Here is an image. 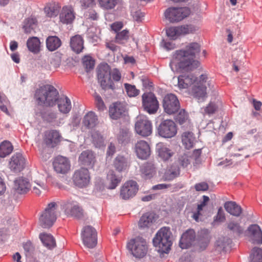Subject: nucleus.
Masks as SVG:
<instances>
[{
    "instance_id": "338daca9",
    "label": "nucleus",
    "mask_w": 262,
    "mask_h": 262,
    "mask_svg": "<svg viewBox=\"0 0 262 262\" xmlns=\"http://www.w3.org/2000/svg\"><path fill=\"white\" fill-rule=\"evenodd\" d=\"M23 247L25 252H26V254L27 256L30 255L34 250V247L32 243L30 241L25 243L23 245Z\"/></svg>"
},
{
    "instance_id": "ddd939ff",
    "label": "nucleus",
    "mask_w": 262,
    "mask_h": 262,
    "mask_svg": "<svg viewBox=\"0 0 262 262\" xmlns=\"http://www.w3.org/2000/svg\"><path fill=\"white\" fill-rule=\"evenodd\" d=\"M158 131L161 137L170 138L177 134V127L172 120L167 119L162 121L158 128Z\"/></svg>"
},
{
    "instance_id": "79ce46f5",
    "label": "nucleus",
    "mask_w": 262,
    "mask_h": 262,
    "mask_svg": "<svg viewBox=\"0 0 262 262\" xmlns=\"http://www.w3.org/2000/svg\"><path fill=\"white\" fill-rule=\"evenodd\" d=\"M180 174L179 167L177 165H172L166 170L164 174V179L166 181H171Z\"/></svg>"
},
{
    "instance_id": "cd10ccee",
    "label": "nucleus",
    "mask_w": 262,
    "mask_h": 262,
    "mask_svg": "<svg viewBox=\"0 0 262 262\" xmlns=\"http://www.w3.org/2000/svg\"><path fill=\"white\" fill-rule=\"evenodd\" d=\"M250 236L255 243L262 244V231L259 226L256 224L250 225L248 227Z\"/></svg>"
},
{
    "instance_id": "e2e57ef3",
    "label": "nucleus",
    "mask_w": 262,
    "mask_h": 262,
    "mask_svg": "<svg viewBox=\"0 0 262 262\" xmlns=\"http://www.w3.org/2000/svg\"><path fill=\"white\" fill-rule=\"evenodd\" d=\"M217 109L216 105L214 103L210 102L204 108L205 113L208 115L214 114Z\"/></svg>"
},
{
    "instance_id": "4468645a",
    "label": "nucleus",
    "mask_w": 262,
    "mask_h": 262,
    "mask_svg": "<svg viewBox=\"0 0 262 262\" xmlns=\"http://www.w3.org/2000/svg\"><path fill=\"white\" fill-rule=\"evenodd\" d=\"M142 105L145 111L149 114H155L159 108V103L152 93H145L142 96Z\"/></svg>"
},
{
    "instance_id": "7ed1b4c3",
    "label": "nucleus",
    "mask_w": 262,
    "mask_h": 262,
    "mask_svg": "<svg viewBox=\"0 0 262 262\" xmlns=\"http://www.w3.org/2000/svg\"><path fill=\"white\" fill-rule=\"evenodd\" d=\"M172 240V235L170 228L163 227L157 232L152 242L159 252L167 253L171 249Z\"/></svg>"
},
{
    "instance_id": "49530a36",
    "label": "nucleus",
    "mask_w": 262,
    "mask_h": 262,
    "mask_svg": "<svg viewBox=\"0 0 262 262\" xmlns=\"http://www.w3.org/2000/svg\"><path fill=\"white\" fill-rule=\"evenodd\" d=\"M178 27L179 36L193 33L198 29L196 26L192 25H184Z\"/></svg>"
},
{
    "instance_id": "20e7f679",
    "label": "nucleus",
    "mask_w": 262,
    "mask_h": 262,
    "mask_svg": "<svg viewBox=\"0 0 262 262\" xmlns=\"http://www.w3.org/2000/svg\"><path fill=\"white\" fill-rule=\"evenodd\" d=\"M58 204L52 202L49 203L39 217V223L44 228H48L53 226L56 221L58 214Z\"/></svg>"
},
{
    "instance_id": "b1692460",
    "label": "nucleus",
    "mask_w": 262,
    "mask_h": 262,
    "mask_svg": "<svg viewBox=\"0 0 262 262\" xmlns=\"http://www.w3.org/2000/svg\"><path fill=\"white\" fill-rule=\"evenodd\" d=\"M141 177L144 179H150L156 173V167L151 162H145L140 167Z\"/></svg>"
},
{
    "instance_id": "6e6d98bb",
    "label": "nucleus",
    "mask_w": 262,
    "mask_h": 262,
    "mask_svg": "<svg viewBox=\"0 0 262 262\" xmlns=\"http://www.w3.org/2000/svg\"><path fill=\"white\" fill-rule=\"evenodd\" d=\"M36 186L33 187V192L37 195L41 193V190H46L47 189V186L44 181L36 180L34 181Z\"/></svg>"
},
{
    "instance_id": "412c9836",
    "label": "nucleus",
    "mask_w": 262,
    "mask_h": 262,
    "mask_svg": "<svg viewBox=\"0 0 262 262\" xmlns=\"http://www.w3.org/2000/svg\"><path fill=\"white\" fill-rule=\"evenodd\" d=\"M198 78L192 74L180 75L178 78V86L180 89H188L191 87Z\"/></svg>"
},
{
    "instance_id": "69168bd1",
    "label": "nucleus",
    "mask_w": 262,
    "mask_h": 262,
    "mask_svg": "<svg viewBox=\"0 0 262 262\" xmlns=\"http://www.w3.org/2000/svg\"><path fill=\"white\" fill-rule=\"evenodd\" d=\"M111 77L114 81L118 82L121 79V74L118 69L115 68L112 71L111 70Z\"/></svg>"
},
{
    "instance_id": "a878e982",
    "label": "nucleus",
    "mask_w": 262,
    "mask_h": 262,
    "mask_svg": "<svg viewBox=\"0 0 262 262\" xmlns=\"http://www.w3.org/2000/svg\"><path fill=\"white\" fill-rule=\"evenodd\" d=\"M79 161L82 165L93 167L95 162V157L91 150H86L81 153Z\"/></svg>"
},
{
    "instance_id": "bb28decb",
    "label": "nucleus",
    "mask_w": 262,
    "mask_h": 262,
    "mask_svg": "<svg viewBox=\"0 0 262 262\" xmlns=\"http://www.w3.org/2000/svg\"><path fill=\"white\" fill-rule=\"evenodd\" d=\"M59 17L60 21L63 24L72 23L75 18L73 8L70 6H64L60 14Z\"/></svg>"
},
{
    "instance_id": "8fccbe9b",
    "label": "nucleus",
    "mask_w": 262,
    "mask_h": 262,
    "mask_svg": "<svg viewBox=\"0 0 262 262\" xmlns=\"http://www.w3.org/2000/svg\"><path fill=\"white\" fill-rule=\"evenodd\" d=\"M228 228L237 236H240L244 233V229L239 223L234 221H231L228 224Z\"/></svg>"
},
{
    "instance_id": "2f4dec72",
    "label": "nucleus",
    "mask_w": 262,
    "mask_h": 262,
    "mask_svg": "<svg viewBox=\"0 0 262 262\" xmlns=\"http://www.w3.org/2000/svg\"><path fill=\"white\" fill-rule=\"evenodd\" d=\"M70 46L72 50L75 53H79L81 52L84 48L82 37L79 35L73 36L71 38Z\"/></svg>"
},
{
    "instance_id": "603ef678",
    "label": "nucleus",
    "mask_w": 262,
    "mask_h": 262,
    "mask_svg": "<svg viewBox=\"0 0 262 262\" xmlns=\"http://www.w3.org/2000/svg\"><path fill=\"white\" fill-rule=\"evenodd\" d=\"M129 39V32L127 30H123L118 32L115 37V41L120 44L125 43Z\"/></svg>"
},
{
    "instance_id": "5701e85b",
    "label": "nucleus",
    "mask_w": 262,
    "mask_h": 262,
    "mask_svg": "<svg viewBox=\"0 0 262 262\" xmlns=\"http://www.w3.org/2000/svg\"><path fill=\"white\" fill-rule=\"evenodd\" d=\"M30 182L26 178H18L14 181V189L18 193H26L30 190Z\"/></svg>"
},
{
    "instance_id": "ea45409f",
    "label": "nucleus",
    "mask_w": 262,
    "mask_h": 262,
    "mask_svg": "<svg viewBox=\"0 0 262 262\" xmlns=\"http://www.w3.org/2000/svg\"><path fill=\"white\" fill-rule=\"evenodd\" d=\"M210 235L207 229L201 230L199 233V244L202 250L205 249L210 242Z\"/></svg>"
},
{
    "instance_id": "1a4fd4ad",
    "label": "nucleus",
    "mask_w": 262,
    "mask_h": 262,
    "mask_svg": "<svg viewBox=\"0 0 262 262\" xmlns=\"http://www.w3.org/2000/svg\"><path fill=\"white\" fill-rule=\"evenodd\" d=\"M135 128L138 134L144 137L150 136L152 132L151 122L146 116L142 115L137 117Z\"/></svg>"
},
{
    "instance_id": "4be33fe9",
    "label": "nucleus",
    "mask_w": 262,
    "mask_h": 262,
    "mask_svg": "<svg viewBox=\"0 0 262 262\" xmlns=\"http://www.w3.org/2000/svg\"><path fill=\"white\" fill-rule=\"evenodd\" d=\"M195 233L193 229H188L181 236L179 246L182 249H187L190 247L195 240Z\"/></svg>"
},
{
    "instance_id": "052dcab7",
    "label": "nucleus",
    "mask_w": 262,
    "mask_h": 262,
    "mask_svg": "<svg viewBox=\"0 0 262 262\" xmlns=\"http://www.w3.org/2000/svg\"><path fill=\"white\" fill-rule=\"evenodd\" d=\"M83 66L87 70H90L94 68L95 61L92 57L90 56H85L82 59Z\"/></svg>"
},
{
    "instance_id": "423d86ee",
    "label": "nucleus",
    "mask_w": 262,
    "mask_h": 262,
    "mask_svg": "<svg viewBox=\"0 0 262 262\" xmlns=\"http://www.w3.org/2000/svg\"><path fill=\"white\" fill-rule=\"evenodd\" d=\"M207 79L206 75H201L191 88L188 90L189 94L198 100H204L207 96Z\"/></svg>"
},
{
    "instance_id": "39448f33",
    "label": "nucleus",
    "mask_w": 262,
    "mask_h": 262,
    "mask_svg": "<svg viewBox=\"0 0 262 262\" xmlns=\"http://www.w3.org/2000/svg\"><path fill=\"white\" fill-rule=\"evenodd\" d=\"M127 249L136 258L144 257L147 252V244L145 239L138 236L129 240L126 245Z\"/></svg>"
},
{
    "instance_id": "aec40b11",
    "label": "nucleus",
    "mask_w": 262,
    "mask_h": 262,
    "mask_svg": "<svg viewBox=\"0 0 262 262\" xmlns=\"http://www.w3.org/2000/svg\"><path fill=\"white\" fill-rule=\"evenodd\" d=\"M61 136L57 130H50L45 133L43 141L47 146L54 147L61 140Z\"/></svg>"
},
{
    "instance_id": "2eb2a0df",
    "label": "nucleus",
    "mask_w": 262,
    "mask_h": 262,
    "mask_svg": "<svg viewBox=\"0 0 262 262\" xmlns=\"http://www.w3.org/2000/svg\"><path fill=\"white\" fill-rule=\"evenodd\" d=\"M164 111L171 115L176 113L180 107V104L177 96L173 94H168L163 100Z\"/></svg>"
},
{
    "instance_id": "f03ea898",
    "label": "nucleus",
    "mask_w": 262,
    "mask_h": 262,
    "mask_svg": "<svg viewBox=\"0 0 262 262\" xmlns=\"http://www.w3.org/2000/svg\"><path fill=\"white\" fill-rule=\"evenodd\" d=\"M59 93L51 85H46L37 89L35 94V98L39 105L53 106L56 104Z\"/></svg>"
},
{
    "instance_id": "e433bc0d",
    "label": "nucleus",
    "mask_w": 262,
    "mask_h": 262,
    "mask_svg": "<svg viewBox=\"0 0 262 262\" xmlns=\"http://www.w3.org/2000/svg\"><path fill=\"white\" fill-rule=\"evenodd\" d=\"M107 180L109 182L108 188L114 189L116 188L121 181V177L117 176L114 171L110 170L107 174Z\"/></svg>"
},
{
    "instance_id": "9d476101",
    "label": "nucleus",
    "mask_w": 262,
    "mask_h": 262,
    "mask_svg": "<svg viewBox=\"0 0 262 262\" xmlns=\"http://www.w3.org/2000/svg\"><path fill=\"white\" fill-rule=\"evenodd\" d=\"M81 238L84 245L88 248H94L97 243V232L91 226H85L81 231Z\"/></svg>"
},
{
    "instance_id": "4d7b16f0",
    "label": "nucleus",
    "mask_w": 262,
    "mask_h": 262,
    "mask_svg": "<svg viewBox=\"0 0 262 262\" xmlns=\"http://www.w3.org/2000/svg\"><path fill=\"white\" fill-rule=\"evenodd\" d=\"M124 88L127 95L130 97H136L139 94V90H137L135 85L125 83Z\"/></svg>"
},
{
    "instance_id": "a19ab883",
    "label": "nucleus",
    "mask_w": 262,
    "mask_h": 262,
    "mask_svg": "<svg viewBox=\"0 0 262 262\" xmlns=\"http://www.w3.org/2000/svg\"><path fill=\"white\" fill-rule=\"evenodd\" d=\"M13 150V146L8 141H4L0 144V157L5 158L9 155Z\"/></svg>"
},
{
    "instance_id": "0eeeda50",
    "label": "nucleus",
    "mask_w": 262,
    "mask_h": 262,
    "mask_svg": "<svg viewBox=\"0 0 262 262\" xmlns=\"http://www.w3.org/2000/svg\"><path fill=\"white\" fill-rule=\"evenodd\" d=\"M190 13L191 10L188 7H171L166 10L164 15L170 22L177 23L188 17Z\"/></svg>"
},
{
    "instance_id": "864d4df0",
    "label": "nucleus",
    "mask_w": 262,
    "mask_h": 262,
    "mask_svg": "<svg viewBox=\"0 0 262 262\" xmlns=\"http://www.w3.org/2000/svg\"><path fill=\"white\" fill-rule=\"evenodd\" d=\"M250 262H262V249L259 248H254L250 255Z\"/></svg>"
},
{
    "instance_id": "f3484780",
    "label": "nucleus",
    "mask_w": 262,
    "mask_h": 262,
    "mask_svg": "<svg viewBox=\"0 0 262 262\" xmlns=\"http://www.w3.org/2000/svg\"><path fill=\"white\" fill-rule=\"evenodd\" d=\"M26 162V160L21 153L16 152L10 159L9 166L11 171L18 172L25 168Z\"/></svg>"
},
{
    "instance_id": "0e129e2a",
    "label": "nucleus",
    "mask_w": 262,
    "mask_h": 262,
    "mask_svg": "<svg viewBox=\"0 0 262 262\" xmlns=\"http://www.w3.org/2000/svg\"><path fill=\"white\" fill-rule=\"evenodd\" d=\"M95 103L97 108L99 111H103L105 106L101 97L98 94L95 96Z\"/></svg>"
},
{
    "instance_id": "f8f14e48",
    "label": "nucleus",
    "mask_w": 262,
    "mask_h": 262,
    "mask_svg": "<svg viewBox=\"0 0 262 262\" xmlns=\"http://www.w3.org/2000/svg\"><path fill=\"white\" fill-rule=\"evenodd\" d=\"M138 190L139 186L136 181H127L120 188V198L124 200H129L136 195Z\"/></svg>"
},
{
    "instance_id": "09e8293b",
    "label": "nucleus",
    "mask_w": 262,
    "mask_h": 262,
    "mask_svg": "<svg viewBox=\"0 0 262 262\" xmlns=\"http://www.w3.org/2000/svg\"><path fill=\"white\" fill-rule=\"evenodd\" d=\"M61 62V59L60 57L55 55L50 59V64L43 66L46 69L52 70V69L56 70L58 68Z\"/></svg>"
},
{
    "instance_id": "f257e3e1",
    "label": "nucleus",
    "mask_w": 262,
    "mask_h": 262,
    "mask_svg": "<svg viewBox=\"0 0 262 262\" xmlns=\"http://www.w3.org/2000/svg\"><path fill=\"white\" fill-rule=\"evenodd\" d=\"M200 51V45L195 42L188 43L185 49L176 51L169 64L171 70L177 72L190 71L198 68L200 63L195 58Z\"/></svg>"
},
{
    "instance_id": "4c0bfd02",
    "label": "nucleus",
    "mask_w": 262,
    "mask_h": 262,
    "mask_svg": "<svg viewBox=\"0 0 262 262\" xmlns=\"http://www.w3.org/2000/svg\"><path fill=\"white\" fill-rule=\"evenodd\" d=\"M61 45L60 39L57 36H50L46 39V46L50 51H54Z\"/></svg>"
},
{
    "instance_id": "c03bdc74",
    "label": "nucleus",
    "mask_w": 262,
    "mask_h": 262,
    "mask_svg": "<svg viewBox=\"0 0 262 262\" xmlns=\"http://www.w3.org/2000/svg\"><path fill=\"white\" fill-rule=\"evenodd\" d=\"M158 151L159 156L164 161L168 160L173 154L171 150L164 145L159 146Z\"/></svg>"
},
{
    "instance_id": "de8ad7c7",
    "label": "nucleus",
    "mask_w": 262,
    "mask_h": 262,
    "mask_svg": "<svg viewBox=\"0 0 262 262\" xmlns=\"http://www.w3.org/2000/svg\"><path fill=\"white\" fill-rule=\"evenodd\" d=\"M175 120L180 125L190 124L188 115L184 110H182L180 111L178 114L176 116Z\"/></svg>"
},
{
    "instance_id": "7c9ffc66",
    "label": "nucleus",
    "mask_w": 262,
    "mask_h": 262,
    "mask_svg": "<svg viewBox=\"0 0 262 262\" xmlns=\"http://www.w3.org/2000/svg\"><path fill=\"white\" fill-rule=\"evenodd\" d=\"M28 50L33 54L38 53L41 50V42L37 37H29L27 41Z\"/></svg>"
},
{
    "instance_id": "6e6552de",
    "label": "nucleus",
    "mask_w": 262,
    "mask_h": 262,
    "mask_svg": "<svg viewBox=\"0 0 262 262\" xmlns=\"http://www.w3.org/2000/svg\"><path fill=\"white\" fill-rule=\"evenodd\" d=\"M98 80L104 89H114V83L111 78V68L107 63L100 65L97 73Z\"/></svg>"
},
{
    "instance_id": "bf43d9fd",
    "label": "nucleus",
    "mask_w": 262,
    "mask_h": 262,
    "mask_svg": "<svg viewBox=\"0 0 262 262\" xmlns=\"http://www.w3.org/2000/svg\"><path fill=\"white\" fill-rule=\"evenodd\" d=\"M166 34L171 39H176L179 36L178 27H171L166 30Z\"/></svg>"
},
{
    "instance_id": "774afa93",
    "label": "nucleus",
    "mask_w": 262,
    "mask_h": 262,
    "mask_svg": "<svg viewBox=\"0 0 262 262\" xmlns=\"http://www.w3.org/2000/svg\"><path fill=\"white\" fill-rule=\"evenodd\" d=\"M130 135L127 132H122L118 137L119 141L122 143H127L129 140Z\"/></svg>"
},
{
    "instance_id": "6ab92c4d",
    "label": "nucleus",
    "mask_w": 262,
    "mask_h": 262,
    "mask_svg": "<svg viewBox=\"0 0 262 262\" xmlns=\"http://www.w3.org/2000/svg\"><path fill=\"white\" fill-rule=\"evenodd\" d=\"M135 151L138 158L142 160L147 159L150 155V147L145 141L140 140L135 145Z\"/></svg>"
},
{
    "instance_id": "9b49d317",
    "label": "nucleus",
    "mask_w": 262,
    "mask_h": 262,
    "mask_svg": "<svg viewBox=\"0 0 262 262\" xmlns=\"http://www.w3.org/2000/svg\"><path fill=\"white\" fill-rule=\"evenodd\" d=\"M90 174L87 168H81L76 170L73 176L74 184L79 188L86 187L90 183Z\"/></svg>"
},
{
    "instance_id": "393cba45",
    "label": "nucleus",
    "mask_w": 262,
    "mask_h": 262,
    "mask_svg": "<svg viewBox=\"0 0 262 262\" xmlns=\"http://www.w3.org/2000/svg\"><path fill=\"white\" fill-rule=\"evenodd\" d=\"M125 111L126 106L123 103L115 102L110 107V116L113 119H117L122 116Z\"/></svg>"
},
{
    "instance_id": "a211bd4d",
    "label": "nucleus",
    "mask_w": 262,
    "mask_h": 262,
    "mask_svg": "<svg viewBox=\"0 0 262 262\" xmlns=\"http://www.w3.org/2000/svg\"><path fill=\"white\" fill-rule=\"evenodd\" d=\"M53 166L54 170L60 174H66L70 170V162L66 157L59 156L56 157L53 162Z\"/></svg>"
},
{
    "instance_id": "5fc2aeb1",
    "label": "nucleus",
    "mask_w": 262,
    "mask_h": 262,
    "mask_svg": "<svg viewBox=\"0 0 262 262\" xmlns=\"http://www.w3.org/2000/svg\"><path fill=\"white\" fill-rule=\"evenodd\" d=\"M92 142L96 147H101L104 145L103 137L98 132H94L92 135Z\"/></svg>"
},
{
    "instance_id": "dca6fc26",
    "label": "nucleus",
    "mask_w": 262,
    "mask_h": 262,
    "mask_svg": "<svg viewBox=\"0 0 262 262\" xmlns=\"http://www.w3.org/2000/svg\"><path fill=\"white\" fill-rule=\"evenodd\" d=\"M62 208L65 214L68 216L79 219L83 216V209L77 202L68 201L63 204Z\"/></svg>"
},
{
    "instance_id": "680f3d73",
    "label": "nucleus",
    "mask_w": 262,
    "mask_h": 262,
    "mask_svg": "<svg viewBox=\"0 0 262 262\" xmlns=\"http://www.w3.org/2000/svg\"><path fill=\"white\" fill-rule=\"evenodd\" d=\"M226 220L225 215L223 208L220 207L217 210L216 215L214 217V222H224Z\"/></svg>"
},
{
    "instance_id": "58836bf2",
    "label": "nucleus",
    "mask_w": 262,
    "mask_h": 262,
    "mask_svg": "<svg viewBox=\"0 0 262 262\" xmlns=\"http://www.w3.org/2000/svg\"><path fill=\"white\" fill-rule=\"evenodd\" d=\"M39 238L43 245L49 249L54 248L56 246V242L53 236L47 233H40Z\"/></svg>"
},
{
    "instance_id": "a18cd8bd",
    "label": "nucleus",
    "mask_w": 262,
    "mask_h": 262,
    "mask_svg": "<svg viewBox=\"0 0 262 262\" xmlns=\"http://www.w3.org/2000/svg\"><path fill=\"white\" fill-rule=\"evenodd\" d=\"M37 25V20L34 18H28L24 22L23 29L26 33H30L33 30Z\"/></svg>"
},
{
    "instance_id": "37998d69",
    "label": "nucleus",
    "mask_w": 262,
    "mask_h": 262,
    "mask_svg": "<svg viewBox=\"0 0 262 262\" xmlns=\"http://www.w3.org/2000/svg\"><path fill=\"white\" fill-rule=\"evenodd\" d=\"M113 165L116 169L120 172L125 170L128 166L126 159L122 156H118L115 158Z\"/></svg>"
},
{
    "instance_id": "c85d7f7f",
    "label": "nucleus",
    "mask_w": 262,
    "mask_h": 262,
    "mask_svg": "<svg viewBox=\"0 0 262 262\" xmlns=\"http://www.w3.org/2000/svg\"><path fill=\"white\" fill-rule=\"evenodd\" d=\"M156 221L155 214L153 213L147 212L140 218L138 225L140 228H148Z\"/></svg>"
},
{
    "instance_id": "72a5a7b5",
    "label": "nucleus",
    "mask_w": 262,
    "mask_h": 262,
    "mask_svg": "<svg viewBox=\"0 0 262 262\" xmlns=\"http://www.w3.org/2000/svg\"><path fill=\"white\" fill-rule=\"evenodd\" d=\"M98 123V118L96 114L92 112H89L83 117L82 124L87 128H91L95 127Z\"/></svg>"
},
{
    "instance_id": "3c124183",
    "label": "nucleus",
    "mask_w": 262,
    "mask_h": 262,
    "mask_svg": "<svg viewBox=\"0 0 262 262\" xmlns=\"http://www.w3.org/2000/svg\"><path fill=\"white\" fill-rule=\"evenodd\" d=\"M41 116L43 121L50 123L56 119L57 113L51 110H47L41 113Z\"/></svg>"
},
{
    "instance_id": "f704fd0d",
    "label": "nucleus",
    "mask_w": 262,
    "mask_h": 262,
    "mask_svg": "<svg viewBox=\"0 0 262 262\" xmlns=\"http://www.w3.org/2000/svg\"><path fill=\"white\" fill-rule=\"evenodd\" d=\"M182 142L186 149L191 148L194 144L195 137L193 133L185 132L181 136Z\"/></svg>"
},
{
    "instance_id": "c9c22d12",
    "label": "nucleus",
    "mask_w": 262,
    "mask_h": 262,
    "mask_svg": "<svg viewBox=\"0 0 262 262\" xmlns=\"http://www.w3.org/2000/svg\"><path fill=\"white\" fill-rule=\"evenodd\" d=\"M60 6L55 2H51L46 5L44 8L46 15L50 17L56 16L59 12Z\"/></svg>"
},
{
    "instance_id": "c756f323",
    "label": "nucleus",
    "mask_w": 262,
    "mask_h": 262,
    "mask_svg": "<svg viewBox=\"0 0 262 262\" xmlns=\"http://www.w3.org/2000/svg\"><path fill=\"white\" fill-rule=\"evenodd\" d=\"M56 103L58 104L59 111L63 114H67L71 110L72 105L70 99L67 96L58 98Z\"/></svg>"
},
{
    "instance_id": "473e14b6",
    "label": "nucleus",
    "mask_w": 262,
    "mask_h": 262,
    "mask_svg": "<svg viewBox=\"0 0 262 262\" xmlns=\"http://www.w3.org/2000/svg\"><path fill=\"white\" fill-rule=\"evenodd\" d=\"M224 207L227 212L235 216H239L243 211L241 206L232 201L226 202L224 204Z\"/></svg>"
},
{
    "instance_id": "13d9d810",
    "label": "nucleus",
    "mask_w": 262,
    "mask_h": 262,
    "mask_svg": "<svg viewBox=\"0 0 262 262\" xmlns=\"http://www.w3.org/2000/svg\"><path fill=\"white\" fill-rule=\"evenodd\" d=\"M100 6L106 9L114 8L117 4V0H98Z\"/></svg>"
}]
</instances>
